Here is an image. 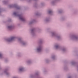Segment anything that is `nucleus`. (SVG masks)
Returning a JSON list of instances; mask_svg holds the SVG:
<instances>
[{"instance_id":"f257e3e1","label":"nucleus","mask_w":78,"mask_h":78,"mask_svg":"<svg viewBox=\"0 0 78 78\" xmlns=\"http://www.w3.org/2000/svg\"><path fill=\"white\" fill-rule=\"evenodd\" d=\"M20 19L21 20H22V21H24L25 19L24 18H23V17H22V16H19Z\"/></svg>"},{"instance_id":"f03ea898","label":"nucleus","mask_w":78,"mask_h":78,"mask_svg":"<svg viewBox=\"0 0 78 78\" xmlns=\"http://www.w3.org/2000/svg\"><path fill=\"white\" fill-rule=\"evenodd\" d=\"M14 37H12L10 39V41H12V40H14Z\"/></svg>"},{"instance_id":"7ed1b4c3","label":"nucleus","mask_w":78,"mask_h":78,"mask_svg":"<svg viewBox=\"0 0 78 78\" xmlns=\"http://www.w3.org/2000/svg\"><path fill=\"white\" fill-rule=\"evenodd\" d=\"M23 68H22L20 69V71H22V70H23Z\"/></svg>"},{"instance_id":"20e7f679","label":"nucleus","mask_w":78,"mask_h":78,"mask_svg":"<svg viewBox=\"0 0 78 78\" xmlns=\"http://www.w3.org/2000/svg\"><path fill=\"white\" fill-rule=\"evenodd\" d=\"M41 49H37V51H41Z\"/></svg>"},{"instance_id":"39448f33","label":"nucleus","mask_w":78,"mask_h":78,"mask_svg":"<svg viewBox=\"0 0 78 78\" xmlns=\"http://www.w3.org/2000/svg\"><path fill=\"white\" fill-rule=\"evenodd\" d=\"M13 14L14 15H16L17 14V13H16V12H15Z\"/></svg>"},{"instance_id":"423d86ee","label":"nucleus","mask_w":78,"mask_h":78,"mask_svg":"<svg viewBox=\"0 0 78 78\" xmlns=\"http://www.w3.org/2000/svg\"><path fill=\"white\" fill-rule=\"evenodd\" d=\"M52 12V11H49V14H50V13H51Z\"/></svg>"},{"instance_id":"0eeeda50","label":"nucleus","mask_w":78,"mask_h":78,"mask_svg":"<svg viewBox=\"0 0 78 78\" xmlns=\"http://www.w3.org/2000/svg\"><path fill=\"white\" fill-rule=\"evenodd\" d=\"M11 28V26H9L8 27V28Z\"/></svg>"},{"instance_id":"6e6552de","label":"nucleus","mask_w":78,"mask_h":78,"mask_svg":"<svg viewBox=\"0 0 78 78\" xmlns=\"http://www.w3.org/2000/svg\"><path fill=\"white\" fill-rule=\"evenodd\" d=\"M2 56V54H0V57H1Z\"/></svg>"}]
</instances>
